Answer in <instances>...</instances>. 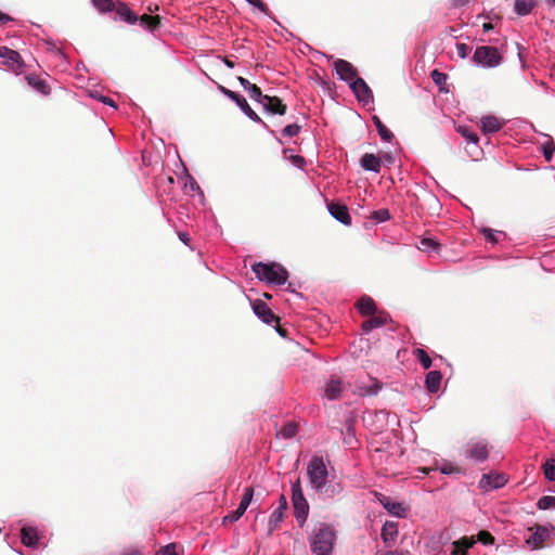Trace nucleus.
<instances>
[{
	"label": "nucleus",
	"instance_id": "obj_1",
	"mask_svg": "<svg viewBox=\"0 0 555 555\" xmlns=\"http://www.w3.org/2000/svg\"><path fill=\"white\" fill-rule=\"evenodd\" d=\"M251 270L260 281L270 284L283 285L288 279L287 270L276 262H257L251 266Z\"/></svg>",
	"mask_w": 555,
	"mask_h": 555
},
{
	"label": "nucleus",
	"instance_id": "obj_2",
	"mask_svg": "<svg viewBox=\"0 0 555 555\" xmlns=\"http://www.w3.org/2000/svg\"><path fill=\"white\" fill-rule=\"evenodd\" d=\"M335 538V532L330 526L321 525L309 538L311 552L315 555H330Z\"/></svg>",
	"mask_w": 555,
	"mask_h": 555
},
{
	"label": "nucleus",
	"instance_id": "obj_3",
	"mask_svg": "<svg viewBox=\"0 0 555 555\" xmlns=\"http://www.w3.org/2000/svg\"><path fill=\"white\" fill-rule=\"evenodd\" d=\"M307 474L312 488L317 491L323 490L327 482L328 470L324 459L319 455H313L308 463Z\"/></svg>",
	"mask_w": 555,
	"mask_h": 555
},
{
	"label": "nucleus",
	"instance_id": "obj_4",
	"mask_svg": "<svg viewBox=\"0 0 555 555\" xmlns=\"http://www.w3.org/2000/svg\"><path fill=\"white\" fill-rule=\"evenodd\" d=\"M292 503L294 516L298 525L302 527L309 515V504L304 495L299 477L292 483Z\"/></svg>",
	"mask_w": 555,
	"mask_h": 555
},
{
	"label": "nucleus",
	"instance_id": "obj_5",
	"mask_svg": "<svg viewBox=\"0 0 555 555\" xmlns=\"http://www.w3.org/2000/svg\"><path fill=\"white\" fill-rule=\"evenodd\" d=\"M473 61L485 67H495L500 65L502 55L495 47L481 46L475 50Z\"/></svg>",
	"mask_w": 555,
	"mask_h": 555
},
{
	"label": "nucleus",
	"instance_id": "obj_6",
	"mask_svg": "<svg viewBox=\"0 0 555 555\" xmlns=\"http://www.w3.org/2000/svg\"><path fill=\"white\" fill-rule=\"evenodd\" d=\"M349 88L353 91L359 102L367 105L373 101V93L362 78H356V70L349 63Z\"/></svg>",
	"mask_w": 555,
	"mask_h": 555
},
{
	"label": "nucleus",
	"instance_id": "obj_7",
	"mask_svg": "<svg viewBox=\"0 0 555 555\" xmlns=\"http://www.w3.org/2000/svg\"><path fill=\"white\" fill-rule=\"evenodd\" d=\"M525 537L526 544L532 550L542 548L545 540L550 537L548 529L541 525H534L527 529Z\"/></svg>",
	"mask_w": 555,
	"mask_h": 555
},
{
	"label": "nucleus",
	"instance_id": "obj_8",
	"mask_svg": "<svg viewBox=\"0 0 555 555\" xmlns=\"http://www.w3.org/2000/svg\"><path fill=\"white\" fill-rule=\"evenodd\" d=\"M0 57L3 59V65L16 74L21 73L25 66L20 53L8 47H0Z\"/></svg>",
	"mask_w": 555,
	"mask_h": 555
},
{
	"label": "nucleus",
	"instance_id": "obj_9",
	"mask_svg": "<svg viewBox=\"0 0 555 555\" xmlns=\"http://www.w3.org/2000/svg\"><path fill=\"white\" fill-rule=\"evenodd\" d=\"M378 501L383 507L393 516L405 517L409 512V507L406 505L393 501L390 496L379 494Z\"/></svg>",
	"mask_w": 555,
	"mask_h": 555
},
{
	"label": "nucleus",
	"instance_id": "obj_10",
	"mask_svg": "<svg viewBox=\"0 0 555 555\" xmlns=\"http://www.w3.org/2000/svg\"><path fill=\"white\" fill-rule=\"evenodd\" d=\"M253 310L255 314L267 324L280 322V318L275 315L269 306L260 299L253 302Z\"/></svg>",
	"mask_w": 555,
	"mask_h": 555
},
{
	"label": "nucleus",
	"instance_id": "obj_11",
	"mask_svg": "<svg viewBox=\"0 0 555 555\" xmlns=\"http://www.w3.org/2000/svg\"><path fill=\"white\" fill-rule=\"evenodd\" d=\"M287 508V500L284 494L280 495L279 506L272 512L269 521H268V530L269 534H271L282 522L284 517V512Z\"/></svg>",
	"mask_w": 555,
	"mask_h": 555
},
{
	"label": "nucleus",
	"instance_id": "obj_12",
	"mask_svg": "<svg viewBox=\"0 0 555 555\" xmlns=\"http://www.w3.org/2000/svg\"><path fill=\"white\" fill-rule=\"evenodd\" d=\"M114 13L115 21H122L130 25L135 24L139 20V16L129 8V5L121 1H116V9H114Z\"/></svg>",
	"mask_w": 555,
	"mask_h": 555
},
{
	"label": "nucleus",
	"instance_id": "obj_13",
	"mask_svg": "<svg viewBox=\"0 0 555 555\" xmlns=\"http://www.w3.org/2000/svg\"><path fill=\"white\" fill-rule=\"evenodd\" d=\"M466 452L468 457L478 462H483L489 456L488 444L483 441L469 442Z\"/></svg>",
	"mask_w": 555,
	"mask_h": 555
},
{
	"label": "nucleus",
	"instance_id": "obj_14",
	"mask_svg": "<svg viewBox=\"0 0 555 555\" xmlns=\"http://www.w3.org/2000/svg\"><path fill=\"white\" fill-rule=\"evenodd\" d=\"M343 390V380L338 376L332 375L325 384L324 396L328 400H337L341 397Z\"/></svg>",
	"mask_w": 555,
	"mask_h": 555
},
{
	"label": "nucleus",
	"instance_id": "obj_15",
	"mask_svg": "<svg viewBox=\"0 0 555 555\" xmlns=\"http://www.w3.org/2000/svg\"><path fill=\"white\" fill-rule=\"evenodd\" d=\"M367 317L369 319H366L361 325V328L364 333H369L374 328L380 327L387 324L389 321V315L384 311H379L373 315Z\"/></svg>",
	"mask_w": 555,
	"mask_h": 555
},
{
	"label": "nucleus",
	"instance_id": "obj_16",
	"mask_svg": "<svg viewBox=\"0 0 555 555\" xmlns=\"http://www.w3.org/2000/svg\"><path fill=\"white\" fill-rule=\"evenodd\" d=\"M507 479L503 474H488L483 475L479 481V486L483 490L498 489L506 483Z\"/></svg>",
	"mask_w": 555,
	"mask_h": 555
},
{
	"label": "nucleus",
	"instance_id": "obj_17",
	"mask_svg": "<svg viewBox=\"0 0 555 555\" xmlns=\"http://www.w3.org/2000/svg\"><path fill=\"white\" fill-rule=\"evenodd\" d=\"M354 307L362 317L373 315V314L377 313V308H376L375 301L373 300V298H371L367 295H363L354 304Z\"/></svg>",
	"mask_w": 555,
	"mask_h": 555
},
{
	"label": "nucleus",
	"instance_id": "obj_18",
	"mask_svg": "<svg viewBox=\"0 0 555 555\" xmlns=\"http://www.w3.org/2000/svg\"><path fill=\"white\" fill-rule=\"evenodd\" d=\"M262 106L271 114L285 115L287 111L286 104L279 96L268 95Z\"/></svg>",
	"mask_w": 555,
	"mask_h": 555
},
{
	"label": "nucleus",
	"instance_id": "obj_19",
	"mask_svg": "<svg viewBox=\"0 0 555 555\" xmlns=\"http://www.w3.org/2000/svg\"><path fill=\"white\" fill-rule=\"evenodd\" d=\"M232 101H234L237 104V106L244 112V114L246 116H248L251 120H254L256 122H260L267 127V124L249 106V104L247 103L246 99L243 95L236 93L235 95L232 96Z\"/></svg>",
	"mask_w": 555,
	"mask_h": 555
},
{
	"label": "nucleus",
	"instance_id": "obj_20",
	"mask_svg": "<svg viewBox=\"0 0 555 555\" xmlns=\"http://www.w3.org/2000/svg\"><path fill=\"white\" fill-rule=\"evenodd\" d=\"M398 535V524L395 521H386L382 528L380 537L387 546L395 544Z\"/></svg>",
	"mask_w": 555,
	"mask_h": 555
},
{
	"label": "nucleus",
	"instance_id": "obj_21",
	"mask_svg": "<svg viewBox=\"0 0 555 555\" xmlns=\"http://www.w3.org/2000/svg\"><path fill=\"white\" fill-rule=\"evenodd\" d=\"M483 133H494L502 129L504 122L495 116H485L480 120Z\"/></svg>",
	"mask_w": 555,
	"mask_h": 555
},
{
	"label": "nucleus",
	"instance_id": "obj_22",
	"mask_svg": "<svg viewBox=\"0 0 555 555\" xmlns=\"http://www.w3.org/2000/svg\"><path fill=\"white\" fill-rule=\"evenodd\" d=\"M38 532L33 527H23L21 530V541L27 547H36L38 545Z\"/></svg>",
	"mask_w": 555,
	"mask_h": 555
},
{
	"label": "nucleus",
	"instance_id": "obj_23",
	"mask_svg": "<svg viewBox=\"0 0 555 555\" xmlns=\"http://www.w3.org/2000/svg\"><path fill=\"white\" fill-rule=\"evenodd\" d=\"M442 374L440 371H430L425 378L426 389L435 393L439 390L441 385Z\"/></svg>",
	"mask_w": 555,
	"mask_h": 555
},
{
	"label": "nucleus",
	"instance_id": "obj_24",
	"mask_svg": "<svg viewBox=\"0 0 555 555\" xmlns=\"http://www.w3.org/2000/svg\"><path fill=\"white\" fill-rule=\"evenodd\" d=\"M361 166L365 170L379 172L380 170V158L371 153H365L361 158Z\"/></svg>",
	"mask_w": 555,
	"mask_h": 555
},
{
	"label": "nucleus",
	"instance_id": "obj_25",
	"mask_svg": "<svg viewBox=\"0 0 555 555\" xmlns=\"http://www.w3.org/2000/svg\"><path fill=\"white\" fill-rule=\"evenodd\" d=\"M138 21L143 28L150 31L156 30L162 24V17L159 15L142 14L139 16Z\"/></svg>",
	"mask_w": 555,
	"mask_h": 555
},
{
	"label": "nucleus",
	"instance_id": "obj_26",
	"mask_svg": "<svg viewBox=\"0 0 555 555\" xmlns=\"http://www.w3.org/2000/svg\"><path fill=\"white\" fill-rule=\"evenodd\" d=\"M328 211L331 215L343 222L344 224H347V206L344 204H340L338 202H332L328 204Z\"/></svg>",
	"mask_w": 555,
	"mask_h": 555
},
{
	"label": "nucleus",
	"instance_id": "obj_27",
	"mask_svg": "<svg viewBox=\"0 0 555 555\" xmlns=\"http://www.w3.org/2000/svg\"><path fill=\"white\" fill-rule=\"evenodd\" d=\"M26 80L29 86L39 91L41 94L48 95L51 91V88L47 81L41 79L39 76L28 75L26 76Z\"/></svg>",
	"mask_w": 555,
	"mask_h": 555
},
{
	"label": "nucleus",
	"instance_id": "obj_28",
	"mask_svg": "<svg viewBox=\"0 0 555 555\" xmlns=\"http://www.w3.org/2000/svg\"><path fill=\"white\" fill-rule=\"evenodd\" d=\"M474 543H475V541L467 537H464V538L460 539L459 541H455L453 543V545H454L453 555H465L466 552L474 545Z\"/></svg>",
	"mask_w": 555,
	"mask_h": 555
},
{
	"label": "nucleus",
	"instance_id": "obj_29",
	"mask_svg": "<svg viewBox=\"0 0 555 555\" xmlns=\"http://www.w3.org/2000/svg\"><path fill=\"white\" fill-rule=\"evenodd\" d=\"M535 0H515V11L519 15L529 14L535 7Z\"/></svg>",
	"mask_w": 555,
	"mask_h": 555
},
{
	"label": "nucleus",
	"instance_id": "obj_30",
	"mask_svg": "<svg viewBox=\"0 0 555 555\" xmlns=\"http://www.w3.org/2000/svg\"><path fill=\"white\" fill-rule=\"evenodd\" d=\"M418 249L423 251H435L439 253L441 245L438 241L431 238V237H424L420 241L417 245Z\"/></svg>",
	"mask_w": 555,
	"mask_h": 555
},
{
	"label": "nucleus",
	"instance_id": "obj_31",
	"mask_svg": "<svg viewBox=\"0 0 555 555\" xmlns=\"http://www.w3.org/2000/svg\"><path fill=\"white\" fill-rule=\"evenodd\" d=\"M373 121L382 140L390 142L393 139V133L382 122L377 116L373 117Z\"/></svg>",
	"mask_w": 555,
	"mask_h": 555
},
{
	"label": "nucleus",
	"instance_id": "obj_32",
	"mask_svg": "<svg viewBox=\"0 0 555 555\" xmlns=\"http://www.w3.org/2000/svg\"><path fill=\"white\" fill-rule=\"evenodd\" d=\"M92 3L101 13L114 12L116 9V2L113 0H92Z\"/></svg>",
	"mask_w": 555,
	"mask_h": 555
},
{
	"label": "nucleus",
	"instance_id": "obj_33",
	"mask_svg": "<svg viewBox=\"0 0 555 555\" xmlns=\"http://www.w3.org/2000/svg\"><path fill=\"white\" fill-rule=\"evenodd\" d=\"M414 354L418 359L420 363L422 364V366L425 370H427L431 366V363H433L431 359L424 349H421V348L415 349Z\"/></svg>",
	"mask_w": 555,
	"mask_h": 555
},
{
	"label": "nucleus",
	"instance_id": "obj_34",
	"mask_svg": "<svg viewBox=\"0 0 555 555\" xmlns=\"http://www.w3.org/2000/svg\"><path fill=\"white\" fill-rule=\"evenodd\" d=\"M253 496H254V489L251 487L245 488L243 498L238 505V508L245 513L253 500Z\"/></svg>",
	"mask_w": 555,
	"mask_h": 555
},
{
	"label": "nucleus",
	"instance_id": "obj_35",
	"mask_svg": "<svg viewBox=\"0 0 555 555\" xmlns=\"http://www.w3.org/2000/svg\"><path fill=\"white\" fill-rule=\"evenodd\" d=\"M543 473L547 480L555 481V460L551 459L543 465Z\"/></svg>",
	"mask_w": 555,
	"mask_h": 555
},
{
	"label": "nucleus",
	"instance_id": "obj_36",
	"mask_svg": "<svg viewBox=\"0 0 555 555\" xmlns=\"http://www.w3.org/2000/svg\"><path fill=\"white\" fill-rule=\"evenodd\" d=\"M537 506L539 509L555 508V496L544 495L539 499Z\"/></svg>",
	"mask_w": 555,
	"mask_h": 555
},
{
	"label": "nucleus",
	"instance_id": "obj_37",
	"mask_svg": "<svg viewBox=\"0 0 555 555\" xmlns=\"http://www.w3.org/2000/svg\"><path fill=\"white\" fill-rule=\"evenodd\" d=\"M297 424L287 423L281 429L280 435L285 439H291L297 434Z\"/></svg>",
	"mask_w": 555,
	"mask_h": 555
},
{
	"label": "nucleus",
	"instance_id": "obj_38",
	"mask_svg": "<svg viewBox=\"0 0 555 555\" xmlns=\"http://www.w3.org/2000/svg\"><path fill=\"white\" fill-rule=\"evenodd\" d=\"M430 77L433 81L440 87V90H443L442 86L447 82L448 76L444 73L439 72L438 69H434L430 73Z\"/></svg>",
	"mask_w": 555,
	"mask_h": 555
},
{
	"label": "nucleus",
	"instance_id": "obj_39",
	"mask_svg": "<svg viewBox=\"0 0 555 555\" xmlns=\"http://www.w3.org/2000/svg\"><path fill=\"white\" fill-rule=\"evenodd\" d=\"M555 151V143L553 140H548L547 142L542 144V152L544 158L550 162L553 157Z\"/></svg>",
	"mask_w": 555,
	"mask_h": 555
},
{
	"label": "nucleus",
	"instance_id": "obj_40",
	"mask_svg": "<svg viewBox=\"0 0 555 555\" xmlns=\"http://www.w3.org/2000/svg\"><path fill=\"white\" fill-rule=\"evenodd\" d=\"M248 92H249V96L253 100L259 102L260 104H263L264 99H267V96H268V94H262L260 88L256 85H254Z\"/></svg>",
	"mask_w": 555,
	"mask_h": 555
},
{
	"label": "nucleus",
	"instance_id": "obj_41",
	"mask_svg": "<svg viewBox=\"0 0 555 555\" xmlns=\"http://www.w3.org/2000/svg\"><path fill=\"white\" fill-rule=\"evenodd\" d=\"M335 69L339 78L344 81L347 80V61L338 60L335 62Z\"/></svg>",
	"mask_w": 555,
	"mask_h": 555
},
{
	"label": "nucleus",
	"instance_id": "obj_42",
	"mask_svg": "<svg viewBox=\"0 0 555 555\" xmlns=\"http://www.w3.org/2000/svg\"><path fill=\"white\" fill-rule=\"evenodd\" d=\"M370 217L375 220L376 223L386 221L390 218L388 209H379L372 211Z\"/></svg>",
	"mask_w": 555,
	"mask_h": 555
},
{
	"label": "nucleus",
	"instance_id": "obj_43",
	"mask_svg": "<svg viewBox=\"0 0 555 555\" xmlns=\"http://www.w3.org/2000/svg\"><path fill=\"white\" fill-rule=\"evenodd\" d=\"M178 544L177 543H170L166 546H163L156 555H180L178 552Z\"/></svg>",
	"mask_w": 555,
	"mask_h": 555
},
{
	"label": "nucleus",
	"instance_id": "obj_44",
	"mask_svg": "<svg viewBox=\"0 0 555 555\" xmlns=\"http://www.w3.org/2000/svg\"><path fill=\"white\" fill-rule=\"evenodd\" d=\"M477 540L485 545L494 543V537L487 530L479 531L477 534Z\"/></svg>",
	"mask_w": 555,
	"mask_h": 555
},
{
	"label": "nucleus",
	"instance_id": "obj_45",
	"mask_svg": "<svg viewBox=\"0 0 555 555\" xmlns=\"http://www.w3.org/2000/svg\"><path fill=\"white\" fill-rule=\"evenodd\" d=\"M244 515V512L241 511L238 507L233 511L232 513L228 514L223 517L222 524L227 525L228 522H235L237 521L242 516Z\"/></svg>",
	"mask_w": 555,
	"mask_h": 555
},
{
	"label": "nucleus",
	"instance_id": "obj_46",
	"mask_svg": "<svg viewBox=\"0 0 555 555\" xmlns=\"http://www.w3.org/2000/svg\"><path fill=\"white\" fill-rule=\"evenodd\" d=\"M299 131H300V126H299V125H297V124H291V125H287V126L283 129L282 133H283V135H284V137H289V138H292V137L297 135V134L299 133Z\"/></svg>",
	"mask_w": 555,
	"mask_h": 555
},
{
	"label": "nucleus",
	"instance_id": "obj_47",
	"mask_svg": "<svg viewBox=\"0 0 555 555\" xmlns=\"http://www.w3.org/2000/svg\"><path fill=\"white\" fill-rule=\"evenodd\" d=\"M460 131L462 135L465 137L468 141L473 143H478L479 138L477 133H475L474 131L469 130L468 128L461 129Z\"/></svg>",
	"mask_w": 555,
	"mask_h": 555
},
{
	"label": "nucleus",
	"instance_id": "obj_48",
	"mask_svg": "<svg viewBox=\"0 0 555 555\" xmlns=\"http://www.w3.org/2000/svg\"><path fill=\"white\" fill-rule=\"evenodd\" d=\"M457 54L460 57L465 59L468 56L470 49L466 43L456 44Z\"/></svg>",
	"mask_w": 555,
	"mask_h": 555
},
{
	"label": "nucleus",
	"instance_id": "obj_49",
	"mask_svg": "<svg viewBox=\"0 0 555 555\" xmlns=\"http://www.w3.org/2000/svg\"><path fill=\"white\" fill-rule=\"evenodd\" d=\"M249 4L254 5L258 10H260L262 13L268 14L269 9L268 7L261 1V0H246Z\"/></svg>",
	"mask_w": 555,
	"mask_h": 555
},
{
	"label": "nucleus",
	"instance_id": "obj_50",
	"mask_svg": "<svg viewBox=\"0 0 555 555\" xmlns=\"http://www.w3.org/2000/svg\"><path fill=\"white\" fill-rule=\"evenodd\" d=\"M482 234L485 235L488 242L492 244H495L498 242L493 230L485 228L482 229Z\"/></svg>",
	"mask_w": 555,
	"mask_h": 555
},
{
	"label": "nucleus",
	"instance_id": "obj_51",
	"mask_svg": "<svg viewBox=\"0 0 555 555\" xmlns=\"http://www.w3.org/2000/svg\"><path fill=\"white\" fill-rule=\"evenodd\" d=\"M348 444H349V449H351V450H356L360 446L359 440L357 438H354L353 434L351 433V426L350 425H349V441H348Z\"/></svg>",
	"mask_w": 555,
	"mask_h": 555
},
{
	"label": "nucleus",
	"instance_id": "obj_52",
	"mask_svg": "<svg viewBox=\"0 0 555 555\" xmlns=\"http://www.w3.org/2000/svg\"><path fill=\"white\" fill-rule=\"evenodd\" d=\"M238 81L241 83V86L246 90V91H249L250 88L254 86V83H250L246 78L244 77H238Z\"/></svg>",
	"mask_w": 555,
	"mask_h": 555
},
{
	"label": "nucleus",
	"instance_id": "obj_53",
	"mask_svg": "<svg viewBox=\"0 0 555 555\" xmlns=\"http://www.w3.org/2000/svg\"><path fill=\"white\" fill-rule=\"evenodd\" d=\"M219 90L225 95L228 96L230 100H232V96L236 94V92L230 90V89H227L225 87L223 86H219Z\"/></svg>",
	"mask_w": 555,
	"mask_h": 555
},
{
	"label": "nucleus",
	"instance_id": "obj_54",
	"mask_svg": "<svg viewBox=\"0 0 555 555\" xmlns=\"http://www.w3.org/2000/svg\"><path fill=\"white\" fill-rule=\"evenodd\" d=\"M275 330L276 332L282 336V337H287L288 336V332L286 328H284L283 326L280 325V322L275 323Z\"/></svg>",
	"mask_w": 555,
	"mask_h": 555
},
{
	"label": "nucleus",
	"instance_id": "obj_55",
	"mask_svg": "<svg viewBox=\"0 0 555 555\" xmlns=\"http://www.w3.org/2000/svg\"><path fill=\"white\" fill-rule=\"evenodd\" d=\"M100 101L103 102L104 104H107V105L113 106L115 108L117 107L116 103L114 102V100H112L108 96L102 95V96H100Z\"/></svg>",
	"mask_w": 555,
	"mask_h": 555
},
{
	"label": "nucleus",
	"instance_id": "obj_56",
	"mask_svg": "<svg viewBox=\"0 0 555 555\" xmlns=\"http://www.w3.org/2000/svg\"><path fill=\"white\" fill-rule=\"evenodd\" d=\"M379 389V385L377 383H374V385L365 391V395H375ZM364 395V392H361Z\"/></svg>",
	"mask_w": 555,
	"mask_h": 555
},
{
	"label": "nucleus",
	"instance_id": "obj_57",
	"mask_svg": "<svg viewBox=\"0 0 555 555\" xmlns=\"http://www.w3.org/2000/svg\"><path fill=\"white\" fill-rule=\"evenodd\" d=\"M470 0H452V7L461 8L466 5Z\"/></svg>",
	"mask_w": 555,
	"mask_h": 555
},
{
	"label": "nucleus",
	"instance_id": "obj_58",
	"mask_svg": "<svg viewBox=\"0 0 555 555\" xmlns=\"http://www.w3.org/2000/svg\"><path fill=\"white\" fill-rule=\"evenodd\" d=\"M12 21V17L9 16L8 14H4L2 12H0V24H5L8 22Z\"/></svg>",
	"mask_w": 555,
	"mask_h": 555
},
{
	"label": "nucleus",
	"instance_id": "obj_59",
	"mask_svg": "<svg viewBox=\"0 0 555 555\" xmlns=\"http://www.w3.org/2000/svg\"><path fill=\"white\" fill-rule=\"evenodd\" d=\"M121 555H142V554L139 550L129 548V550L124 551Z\"/></svg>",
	"mask_w": 555,
	"mask_h": 555
},
{
	"label": "nucleus",
	"instance_id": "obj_60",
	"mask_svg": "<svg viewBox=\"0 0 555 555\" xmlns=\"http://www.w3.org/2000/svg\"><path fill=\"white\" fill-rule=\"evenodd\" d=\"M179 238H180L183 243H185V244H188V242H189V235H188L186 233H184V232H180V233H179Z\"/></svg>",
	"mask_w": 555,
	"mask_h": 555
},
{
	"label": "nucleus",
	"instance_id": "obj_61",
	"mask_svg": "<svg viewBox=\"0 0 555 555\" xmlns=\"http://www.w3.org/2000/svg\"><path fill=\"white\" fill-rule=\"evenodd\" d=\"M482 28L487 33V31H490L491 29H493V25L491 23H485Z\"/></svg>",
	"mask_w": 555,
	"mask_h": 555
},
{
	"label": "nucleus",
	"instance_id": "obj_62",
	"mask_svg": "<svg viewBox=\"0 0 555 555\" xmlns=\"http://www.w3.org/2000/svg\"><path fill=\"white\" fill-rule=\"evenodd\" d=\"M453 472V469L447 465H444L442 468H441V473L442 474H451Z\"/></svg>",
	"mask_w": 555,
	"mask_h": 555
},
{
	"label": "nucleus",
	"instance_id": "obj_63",
	"mask_svg": "<svg viewBox=\"0 0 555 555\" xmlns=\"http://www.w3.org/2000/svg\"><path fill=\"white\" fill-rule=\"evenodd\" d=\"M385 555H401V554H399V553H397V552H388V553H387V554H385Z\"/></svg>",
	"mask_w": 555,
	"mask_h": 555
},
{
	"label": "nucleus",
	"instance_id": "obj_64",
	"mask_svg": "<svg viewBox=\"0 0 555 555\" xmlns=\"http://www.w3.org/2000/svg\"><path fill=\"white\" fill-rule=\"evenodd\" d=\"M552 77L555 79V65L552 67Z\"/></svg>",
	"mask_w": 555,
	"mask_h": 555
}]
</instances>
